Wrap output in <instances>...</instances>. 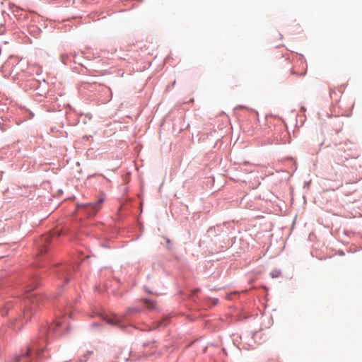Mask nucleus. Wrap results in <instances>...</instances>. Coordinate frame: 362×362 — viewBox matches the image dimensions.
Segmentation results:
<instances>
[{"instance_id": "obj_10", "label": "nucleus", "mask_w": 362, "mask_h": 362, "mask_svg": "<svg viewBox=\"0 0 362 362\" xmlns=\"http://www.w3.org/2000/svg\"><path fill=\"white\" fill-rule=\"evenodd\" d=\"M6 314V313L4 311L1 313V315H5Z\"/></svg>"}, {"instance_id": "obj_11", "label": "nucleus", "mask_w": 362, "mask_h": 362, "mask_svg": "<svg viewBox=\"0 0 362 362\" xmlns=\"http://www.w3.org/2000/svg\"><path fill=\"white\" fill-rule=\"evenodd\" d=\"M56 325H57V326H60L61 325L60 322H57Z\"/></svg>"}, {"instance_id": "obj_7", "label": "nucleus", "mask_w": 362, "mask_h": 362, "mask_svg": "<svg viewBox=\"0 0 362 362\" xmlns=\"http://www.w3.org/2000/svg\"><path fill=\"white\" fill-rule=\"evenodd\" d=\"M47 252V247H45H45H42V248H41V250H40V252H41V254H45V253H46Z\"/></svg>"}, {"instance_id": "obj_9", "label": "nucleus", "mask_w": 362, "mask_h": 362, "mask_svg": "<svg viewBox=\"0 0 362 362\" xmlns=\"http://www.w3.org/2000/svg\"><path fill=\"white\" fill-rule=\"evenodd\" d=\"M42 349L37 350V355L40 354L42 352Z\"/></svg>"}, {"instance_id": "obj_3", "label": "nucleus", "mask_w": 362, "mask_h": 362, "mask_svg": "<svg viewBox=\"0 0 362 362\" xmlns=\"http://www.w3.org/2000/svg\"><path fill=\"white\" fill-rule=\"evenodd\" d=\"M104 320L111 325H117L122 322L123 317L120 316H117L116 315H105L103 317Z\"/></svg>"}, {"instance_id": "obj_2", "label": "nucleus", "mask_w": 362, "mask_h": 362, "mask_svg": "<svg viewBox=\"0 0 362 362\" xmlns=\"http://www.w3.org/2000/svg\"><path fill=\"white\" fill-rule=\"evenodd\" d=\"M103 199H100L96 203H88L86 204V211L89 216L95 215L100 208Z\"/></svg>"}, {"instance_id": "obj_1", "label": "nucleus", "mask_w": 362, "mask_h": 362, "mask_svg": "<svg viewBox=\"0 0 362 362\" xmlns=\"http://www.w3.org/2000/svg\"><path fill=\"white\" fill-rule=\"evenodd\" d=\"M25 298V308L23 316L25 320H28L31 318L32 310H35V307L43 301V298L42 296L37 294H28Z\"/></svg>"}, {"instance_id": "obj_4", "label": "nucleus", "mask_w": 362, "mask_h": 362, "mask_svg": "<svg viewBox=\"0 0 362 362\" xmlns=\"http://www.w3.org/2000/svg\"><path fill=\"white\" fill-rule=\"evenodd\" d=\"M144 303L147 309L152 310L156 309V302L151 300H144Z\"/></svg>"}, {"instance_id": "obj_5", "label": "nucleus", "mask_w": 362, "mask_h": 362, "mask_svg": "<svg viewBox=\"0 0 362 362\" xmlns=\"http://www.w3.org/2000/svg\"><path fill=\"white\" fill-rule=\"evenodd\" d=\"M30 351H31V349H30V347H28V348H27V349H26V351H25V354H21V355H19V356H18L15 357V358H14V360H15V361H12V362H19V361H20V360L21 359V358H23V357H24V356H30Z\"/></svg>"}, {"instance_id": "obj_6", "label": "nucleus", "mask_w": 362, "mask_h": 362, "mask_svg": "<svg viewBox=\"0 0 362 362\" xmlns=\"http://www.w3.org/2000/svg\"><path fill=\"white\" fill-rule=\"evenodd\" d=\"M139 310L136 309V308H128L127 310V314H131V313H138Z\"/></svg>"}, {"instance_id": "obj_8", "label": "nucleus", "mask_w": 362, "mask_h": 362, "mask_svg": "<svg viewBox=\"0 0 362 362\" xmlns=\"http://www.w3.org/2000/svg\"><path fill=\"white\" fill-rule=\"evenodd\" d=\"M165 320H166V319H163L162 321H160L159 322V325L158 326H160V327L165 326L166 325Z\"/></svg>"}]
</instances>
